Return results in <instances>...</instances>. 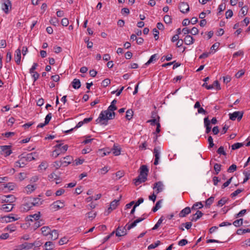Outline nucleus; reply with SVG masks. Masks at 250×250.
I'll use <instances>...</instances> for the list:
<instances>
[{
    "instance_id": "20e7f679",
    "label": "nucleus",
    "mask_w": 250,
    "mask_h": 250,
    "mask_svg": "<svg viewBox=\"0 0 250 250\" xmlns=\"http://www.w3.org/2000/svg\"><path fill=\"white\" fill-rule=\"evenodd\" d=\"M1 9L5 14H8L11 10L12 3L9 0H2Z\"/></svg>"
},
{
    "instance_id": "69168bd1",
    "label": "nucleus",
    "mask_w": 250,
    "mask_h": 250,
    "mask_svg": "<svg viewBox=\"0 0 250 250\" xmlns=\"http://www.w3.org/2000/svg\"><path fill=\"white\" fill-rule=\"evenodd\" d=\"M227 19L231 18L233 16V12L231 10H228L225 13Z\"/></svg>"
},
{
    "instance_id": "e433bc0d",
    "label": "nucleus",
    "mask_w": 250,
    "mask_h": 250,
    "mask_svg": "<svg viewBox=\"0 0 250 250\" xmlns=\"http://www.w3.org/2000/svg\"><path fill=\"white\" fill-rule=\"evenodd\" d=\"M36 189V187L35 185H29L26 186V190L28 193H31L32 191H33Z\"/></svg>"
},
{
    "instance_id": "f3484780",
    "label": "nucleus",
    "mask_w": 250,
    "mask_h": 250,
    "mask_svg": "<svg viewBox=\"0 0 250 250\" xmlns=\"http://www.w3.org/2000/svg\"><path fill=\"white\" fill-rule=\"evenodd\" d=\"M31 205L33 206H39L42 204V200L39 198H30Z\"/></svg>"
},
{
    "instance_id": "c85d7f7f",
    "label": "nucleus",
    "mask_w": 250,
    "mask_h": 250,
    "mask_svg": "<svg viewBox=\"0 0 250 250\" xmlns=\"http://www.w3.org/2000/svg\"><path fill=\"white\" fill-rule=\"evenodd\" d=\"M157 54H155L152 55L149 58V60L144 64V65L147 66L150 64L151 62L155 61L157 59Z\"/></svg>"
},
{
    "instance_id": "2eb2a0df",
    "label": "nucleus",
    "mask_w": 250,
    "mask_h": 250,
    "mask_svg": "<svg viewBox=\"0 0 250 250\" xmlns=\"http://www.w3.org/2000/svg\"><path fill=\"white\" fill-rule=\"evenodd\" d=\"M2 151L4 153V156L7 157L12 153L10 146H1Z\"/></svg>"
},
{
    "instance_id": "bb28decb",
    "label": "nucleus",
    "mask_w": 250,
    "mask_h": 250,
    "mask_svg": "<svg viewBox=\"0 0 250 250\" xmlns=\"http://www.w3.org/2000/svg\"><path fill=\"white\" fill-rule=\"evenodd\" d=\"M44 246L45 250H52L55 247L54 244L50 241L46 242Z\"/></svg>"
},
{
    "instance_id": "09e8293b",
    "label": "nucleus",
    "mask_w": 250,
    "mask_h": 250,
    "mask_svg": "<svg viewBox=\"0 0 250 250\" xmlns=\"http://www.w3.org/2000/svg\"><path fill=\"white\" fill-rule=\"evenodd\" d=\"M50 22L51 24L56 26L59 24V20L56 18V17H54L51 18V19L50 20Z\"/></svg>"
},
{
    "instance_id": "412c9836",
    "label": "nucleus",
    "mask_w": 250,
    "mask_h": 250,
    "mask_svg": "<svg viewBox=\"0 0 250 250\" xmlns=\"http://www.w3.org/2000/svg\"><path fill=\"white\" fill-rule=\"evenodd\" d=\"M72 86L74 89H79L81 86V82L80 80L77 79H74L71 83Z\"/></svg>"
},
{
    "instance_id": "473e14b6",
    "label": "nucleus",
    "mask_w": 250,
    "mask_h": 250,
    "mask_svg": "<svg viewBox=\"0 0 250 250\" xmlns=\"http://www.w3.org/2000/svg\"><path fill=\"white\" fill-rule=\"evenodd\" d=\"M198 207L199 208H202L203 207V205L201 202H197L193 204L191 209V210H196Z\"/></svg>"
},
{
    "instance_id": "423d86ee",
    "label": "nucleus",
    "mask_w": 250,
    "mask_h": 250,
    "mask_svg": "<svg viewBox=\"0 0 250 250\" xmlns=\"http://www.w3.org/2000/svg\"><path fill=\"white\" fill-rule=\"evenodd\" d=\"M35 157H37L36 153L32 152L23 156V154L21 155V161H25V162H30L32 160H35Z\"/></svg>"
},
{
    "instance_id": "864d4df0",
    "label": "nucleus",
    "mask_w": 250,
    "mask_h": 250,
    "mask_svg": "<svg viewBox=\"0 0 250 250\" xmlns=\"http://www.w3.org/2000/svg\"><path fill=\"white\" fill-rule=\"evenodd\" d=\"M110 83V80L109 79H105L102 81V85L104 87H106Z\"/></svg>"
},
{
    "instance_id": "0eeeda50",
    "label": "nucleus",
    "mask_w": 250,
    "mask_h": 250,
    "mask_svg": "<svg viewBox=\"0 0 250 250\" xmlns=\"http://www.w3.org/2000/svg\"><path fill=\"white\" fill-rule=\"evenodd\" d=\"M179 9L183 13H187L189 11V7L188 3L181 2L179 4Z\"/></svg>"
},
{
    "instance_id": "0e129e2a",
    "label": "nucleus",
    "mask_w": 250,
    "mask_h": 250,
    "mask_svg": "<svg viewBox=\"0 0 250 250\" xmlns=\"http://www.w3.org/2000/svg\"><path fill=\"white\" fill-rule=\"evenodd\" d=\"M247 212V210L245 209L241 210L238 213L236 214L235 217L238 218L243 216Z\"/></svg>"
},
{
    "instance_id": "f8f14e48",
    "label": "nucleus",
    "mask_w": 250,
    "mask_h": 250,
    "mask_svg": "<svg viewBox=\"0 0 250 250\" xmlns=\"http://www.w3.org/2000/svg\"><path fill=\"white\" fill-rule=\"evenodd\" d=\"M52 206L53 208L55 209V210H58L60 208H62L64 206V202H62L60 200H58L55 202H54L52 204Z\"/></svg>"
},
{
    "instance_id": "cd10ccee",
    "label": "nucleus",
    "mask_w": 250,
    "mask_h": 250,
    "mask_svg": "<svg viewBox=\"0 0 250 250\" xmlns=\"http://www.w3.org/2000/svg\"><path fill=\"white\" fill-rule=\"evenodd\" d=\"M112 152L114 155L118 156L121 153V148L116 145H114Z\"/></svg>"
},
{
    "instance_id": "58836bf2",
    "label": "nucleus",
    "mask_w": 250,
    "mask_h": 250,
    "mask_svg": "<svg viewBox=\"0 0 250 250\" xmlns=\"http://www.w3.org/2000/svg\"><path fill=\"white\" fill-rule=\"evenodd\" d=\"M164 220L163 217L162 216L158 221V222L156 223V224L154 225V226L152 229V230H155L157 229L160 225L162 224L163 221Z\"/></svg>"
},
{
    "instance_id": "5701e85b",
    "label": "nucleus",
    "mask_w": 250,
    "mask_h": 250,
    "mask_svg": "<svg viewBox=\"0 0 250 250\" xmlns=\"http://www.w3.org/2000/svg\"><path fill=\"white\" fill-rule=\"evenodd\" d=\"M153 115H154V114H153L152 115V117L153 119L148 120L147 121V122L150 123L151 125H157V124L160 123H159L160 117L158 116L157 118H155V117L154 116H153Z\"/></svg>"
},
{
    "instance_id": "4d7b16f0",
    "label": "nucleus",
    "mask_w": 250,
    "mask_h": 250,
    "mask_svg": "<svg viewBox=\"0 0 250 250\" xmlns=\"http://www.w3.org/2000/svg\"><path fill=\"white\" fill-rule=\"evenodd\" d=\"M208 140L209 143L208 148L212 147L214 145L213 143V138L211 136H208Z\"/></svg>"
},
{
    "instance_id": "f704fd0d",
    "label": "nucleus",
    "mask_w": 250,
    "mask_h": 250,
    "mask_svg": "<svg viewBox=\"0 0 250 250\" xmlns=\"http://www.w3.org/2000/svg\"><path fill=\"white\" fill-rule=\"evenodd\" d=\"M43 224V221L42 220L36 221L33 225V228L34 229H36L40 226H42Z\"/></svg>"
},
{
    "instance_id": "8fccbe9b",
    "label": "nucleus",
    "mask_w": 250,
    "mask_h": 250,
    "mask_svg": "<svg viewBox=\"0 0 250 250\" xmlns=\"http://www.w3.org/2000/svg\"><path fill=\"white\" fill-rule=\"evenodd\" d=\"M217 152L220 155H223L226 156L227 155L226 152L224 150V148L223 146H221L217 150Z\"/></svg>"
},
{
    "instance_id": "7ed1b4c3",
    "label": "nucleus",
    "mask_w": 250,
    "mask_h": 250,
    "mask_svg": "<svg viewBox=\"0 0 250 250\" xmlns=\"http://www.w3.org/2000/svg\"><path fill=\"white\" fill-rule=\"evenodd\" d=\"M55 149L52 152V156L56 158L61 154H64L67 150V145L62 146V144H58L55 146Z\"/></svg>"
},
{
    "instance_id": "1a4fd4ad",
    "label": "nucleus",
    "mask_w": 250,
    "mask_h": 250,
    "mask_svg": "<svg viewBox=\"0 0 250 250\" xmlns=\"http://www.w3.org/2000/svg\"><path fill=\"white\" fill-rule=\"evenodd\" d=\"M61 160L62 163V167H66L71 163L73 161V158L71 156L68 155L63 157Z\"/></svg>"
},
{
    "instance_id": "c756f323",
    "label": "nucleus",
    "mask_w": 250,
    "mask_h": 250,
    "mask_svg": "<svg viewBox=\"0 0 250 250\" xmlns=\"http://www.w3.org/2000/svg\"><path fill=\"white\" fill-rule=\"evenodd\" d=\"M214 200V197L211 196L209 198H208L205 202L206 205L205 206L207 208H209L210 205L212 204Z\"/></svg>"
},
{
    "instance_id": "6e6552de",
    "label": "nucleus",
    "mask_w": 250,
    "mask_h": 250,
    "mask_svg": "<svg viewBox=\"0 0 250 250\" xmlns=\"http://www.w3.org/2000/svg\"><path fill=\"white\" fill-rule=\"evenodd\" d=\"M164 184L161 181L156 182L154 184L153 189H155V192L156 194L162 192L164 189Z\"/></svg>"
},
{
    "instance_id": "c9c22d12",
    "label": "nucleus",
    "mask_w": 250,
    "mask_h": 250,
    "mask_svg": "<svg viewBox=\"0 0 250 250\" xmlns=\"http://www.w3.org/2000/svg\"><path fill=\"white\" fill-rule=\"evenodd\" d=\"M120 200H114L110 203V208L115 209L119 205Z\"/></svg>"
},
{
    "instance_id": "72a5a7b5",
    "label": "nucleus",
    "mask_w": 250,
    "mask_h": 250,
    "mask_svg": "<svg viewBox=\"0 0 250 250\" xmlns=\"http://www.w3.org/2000/svg\"><path fill=\"white\" fill-rule=\"evenodd\" d=\"M0 219L2 222L9 223V222H12V220H11L10 214L7 216H4L1 217L0 218Z\"/></svg>"
},
{
    "instance_id": "79ce46f5",
    "label": "nucleus",
    "mask_w": 250,
    "mask_h": 250,
    "mask_svg": "<svg viewBox=\"0 0 250 250\" xmlns=\"http://www.w3.org/2000/svg\"><path fill=\"white\" fill-rule=\"evenodd\" d=\"M227 201V199H226V198L223 197L218 202L217 206L218 207H222V206L226 204Z\"/></svg>"
},
{
    "instance_id": "ea45409f",
    "label": "nucleus",
    "mask_w": 250,
    "mask_h": 250,
    "mask_svg": "<svg viewBox=\"0 0 250 250\" xmlns=\"http://www.w3.org/2000/svg\"><path fill=\"white\" fill-rule=\"evenodd\" d=\"M243 145L244 144L242 143H236L231 146V149L232 150H235L243 146Z\"/></svg>"
},
{
    "instance_id": "052dcab7",
    "label": "nucleus",
    "mask_w": 250,
    "mask_h": 250,
    "mask_svg": "<svg viewBox=\"0 0 250 250\" xmlns=\"http://www.w3.org/2000/svg\"><path fill=\"white\" fill-rule=\"evenodd\" d=\"M242 191V190L241 189H237V190H236L235 191H234L233 192H232L231 194H230V196L231 197H235L237 195H238L239 193H240Z\"/></svg>"
},
{
    "instance_id": "39448f33",
    "label": "nucleus",
    "mask_w": 250,
    "mask_h": 250,
    "mask_svg": "<svg viewBox=\"0 0 250 250\" xmlns=\"http://www.w3.org/2000/svg\"><path fill=\"white\" fill-rule=\"evenodd\" d=\"M229 115L230 120L235 121L237 119L238 121H240L243 116V112L235 111L232 113H229Z\"/></svg>"
},
{
    "instance_id": "7c9ffc66",
    "label": "nucleus",
    "mask_w": 250,
    "mask_h": 250,
    "mask_svg": "<svg viewBox=\"0 0 250 250\" xmlns=\"http://www.w3.org/2000/svg\"><path fill=\"white\" fill-rule=\"evenodd\" d=\"M133 111L132 109H128L126 112L125 118L128 120H130L132 118Z\"/></svg>"
},
{
    "instance_id": "3c124183",
    "label": "nucleus",
    "mask_w": 250,
    "mask_h": 250,
    "mask_svg": "<svg viewBox=\"0 0 250 250\" xmlns=\"http://www.w3.org/2000/svg\"><path fill=\"white\" fill-rule=\"evenodd\" d=\"M221 165L220 164L216 163L214 166V169L216 172V174H218L221 170Z\"/></svg>"
},
{
    "instance_id": "680f3d73",
    "label": "nucleus",
    "mask_w": 250,
    "mask_h": 250,
    "mask_svg": "<svg viewBox=\"0 0 250 250\" xmlns=\"http://www.w3.org/2000/svg\"><path fill=\"white\" fill-rule=\"evenodd\" d=\"M190 32L191 35H195L198 34L199 31L196 27H193L191 29H190Z\"/></svg>"
},
{
    "instance_id": "de8ad7c7",
    "label": "nucleus",
    "mask_w": 250,
    "mask_h": 250,
    "mask_svg": "<svg viewBox=\"0 0 250 250\" xmlns=\"http://www.w3.org/2000/svg\"><path fill=\"white\" fill-rule=\"evenodd\" d=\"M243 174L245 175V177L244 179L243 183L246 182L250 178V172L244 171L243 172Z\"/></svg>"
},
{
    "instance_id": "603ef678",
    "label": "nucleus",
    "mask_w": 250,
    "mask_h": 250,
    "mask_svg": "<svg viewBox=\"0 0 250 250\" xmlns=\"http://www.w3.org/2000/svg\"><path fill=\"white\" fill-rule=\"evenodd\" d=\"M86 215H87V217L89 219H94L96 215V212H94L93 211H90L86 213Z\"/></svg>"
},
{
    "instance_id": "c03bdc74",
    "label": "nucleus",
    "mask_w": 250,
    "mask_h": 250,
    "mask_svg": "<svg viewBox=\"0 0 250 250\" xmlns=\"http://www.w3.org/2000/svg\"><path fill=\"white\" fill-rule=\"evenodd\" d=\"M172 19L169 15H165L164 17V21L166 24L171 23Z\"/></svg>"
},
{
    "instance_id": "f03ea898",
    "label": "nucleus",
    "mask_w": 250,
    "mask_h": 250,
    "mask_svg": "<svg viewBox=\"0 0 250 250\" xmlns=\"http://www.w3.org/2000/svg\"><path fill=\"white\" fill-rule=\"evenodd\" d=\"M140 173L139 176L134 180V184L138 186L141 183L145 182L147 180V173L148 169L147 166L142 165L140 167Z\"/></svg>"
},
{
    "instance_id": "9d476101",
    "label": "nucleus",
    "mask_w": 250,
    "mask_h": 250,
    "mask_svg": "<svg viewBox=\"0 0 250 250\" xmlns=\"http://www.w3.org/2000/svg\"><path fill=\"white\" fill-rule=\"evenodd\" d=\"M126 229L125 227L123 228L119 226L116 229V235L118 237L124 236L126 234Z\"/></svg>"
},
{
    "instance_id": "aec40b11",
    "label": "nucleus",
    "mask_w": 250,
    "mask_h": 250,
    "mask_svg": "<svg viewBox=\"0 0 250 250\" xmlns=\"http://www.w3.org/2000/svg\"><path fill=\"white\" fill-rule=\"evenodd\" d=\"M184 42L187 45H190L193 43L194 39L190 35H187L184 38Z\"/></svg>"
},
{
    "instance_id": "338daca9",
    "label": "nucleus",
    "mask_w": 250,
    "mask_h": 250,
    "mask_svg": "<svg viewBox=\"0 0 250 250\" xmlns=\"http://www.w3.org/2000/svg\"><path fill=\"white\" fill-rule=\"evenodd\" d=\"M61 23L64 26H67L69 24L68 20L67 18H63L62 20Z\"/></svg>"
},
{
    "instance_id": "bf43d9fd",
    "label": "nucleus",
    "mask_w": 250,
    "mask_h": 250,
    "mask_svg": "<svg viewBox=\"0 0 250 250\" xmlns=\"http://www.w3.org/2000/svg\"><path fill=\"white\" fill-rule=\"evenodd\" d=\"M211 53V51L209 52H204L199 57V59H202L204 58H206L209 56V55Z\"/></svg>"
},
{
    "instance_id": "e2e57ef3",
    "label": "nucleus",
    "mask_w": 250,
    "mask_h": 250,
    "mask_svg": "<svg viewBox=\"0 0 250 250\" xmlns=\"http://www.w3.org/2000/svg\"><path fill=\"white\" fill-rule=\"evenodd\" d=\"M212 85H213L214 88H215L217 90H220L221 89L220 83L217 80L215 81Z\"/></svg>"
},
{
    "instance_id": "4468645a",
    "label": "nucleus",
    "mask_w": 250,
    "mask_h": 250,
    "mask_svg": "<svg viewBox=\"0 0 250 250\" xmlns=\"http://www.w3.org/2000/svg\"><path fill=\"white\" fill-rule=\"evenodd\" d=\"M204 122L206 127V133L208 134L210 132L211 129L210 122L208 117L204 118Z\"/></svg>"
},
{
    "instance_id": "a18cd8bd",
    "label": "nucleus",
    "mask_w": 250,
    "mask_h": 250,
    "mask_svg": "<svg viewBox=\"0 0 250 250\" xmlns=\"http://www.w3.org/2000/svg\"><path fill=\"white\" fill-rule=\"evenodd\" d=\"M243 224V219H237L235 221H234L233 223V224L235 226V227H240Z\"/></svg>"
},
{
    "instance_id": "9b49d317",
    "label": "nucleus",
    "mask_w": 250,
    "mask_h": 250,
    "mask_svg": "<svg viewBox=\"0 0 250 250\" xmlns=\"http://www.w3.org/2000/svg\"><path fill=\"white\" fill-rule=\"evenodd\" d=\"M5 199H2V203H6L8 204H12L15 202L16 198L13 195H5Z\"/></svg>"
},
{
    "instance_id": "4c0bfd02",
    "label": "nucleus",
    "mask_w": 250,
    "mask_h": 250,
    "mask_svg": "<svg viewBox=\"0 0 250 250\" xmlns=\"http://www.w3.org/2000/svg\"><path fill=\"white\" fill-rule=\"evenodd\" d=\"M248 11V7L246 6L242 7L240 12L239 15L241 17L244 16L247 14Z\"/></svg>"
},
{
    "instance_id": "774afa93",
    "label": "nucleus",
    "mask_w": 250,
    "mask_h": 250,
    "mask_svg": "<svg viewBox=\"0 0 250 250\" xmlns=\"http://www.w3.org/2000/svg\"><path fill=\"white\" fill-rule=\"evenodd\" d=\"M188 243V241L187 239H183L179 241L178 245L180 246H184L187 244Z\"/></svg>"
},
{
    "instance_id": "13d9d810",
    "label": "nucleus",
    "mask_w": 250,
    "mask_h": 250,
    "mask_svg": "<svg viewBox=\"0 0 250 250\" xmlns=\"http://www.w3.org/2000/svg\"><path fill=\"white\" fill-rule=\"evenodd\" d=\"M236 168H237L236 166L234 164H232L228 169V172H233L236 170Z\"/></svg>"
},
{
    "instance_id": "49530a36",
    "label": "nucleus",
    "mask_w": 250,
    "mask_h": 250,
    "mask_svg": "<svg viewBox=\"0 0 250 250\" xmlns=\"http://www.w3.org/2000/svg\"><path fill=\"white\" fill-rule=\"evenodd\" d=\"M24 209L26 210H29L32 207V205H31V201H29L27 203H25L23 205Z\"/></svg>"
},
{
    "instance_id": "4be33fe9",
    "label": "nucleus",
    "mask_w": 250,
    "mask_h": 250,
    "mask_svg": "<svg viewBox=\"0 0 250 250\" xmlns=\"http://www.w3.org/2000/svg\"><path fill=\"white\" fill-rule=\"evenodd\" d=\"M49 235H50L49 238L53 240L57 239L59 236L58 231L55 229L51 230Z\"/></svg>"
},
{
    "instance_id": "37998d69",
    "label": "nucleus",
    "mask_w": 250,
    "mask_h": 250,
    "mask_svg": "<svg viewBox=\"0 0 250 250\" xmlns=\"http://www.w3.org/2000/svg\"><path fill=\"white\" fill-rule=\"evenodd\" d=\"M53 167L56 168V169H58L61 167H62V163L61 160L57 161L54 162L53 164Z\"/></svg>"
},
{
    "instance_id": "a878e982",
    "label": "nucleus",
    "mask_w": 250,
    "mask_h": 250,
    "mask_svg": "<svg viewBox=\"0 0 250 250\" xmlns=\"http://www.w3.org/2000/svg\"><path fill=\"white\" fill-rule=\"evenodd\" d=\"M35 243H29L27 242H25L22 244V246H23V248L24 250H28L31 249L34 245H35Z\"/></svg>"
},
{
    "instance_id": "dca6fc26",
    "label": "nucleus",
    "mask_w": 250,
    "mask_h": 250,
    "mask_svg": "<svg viewBox=\"0 0 250 250\" xmlns=\"http://www.w3.org/2000/svg\"><path fill=\"white\" fill-rule=\"evenodd\" d=\"M14 59L17 64L18 65L20 64L21 59V50L20 48H18L16 50Z\"/></svg>"
},
{
    "instance_id": "6e6d98bb",
    "label": "nucleus",
    "mask_w": 250,
    "mask_h": 250,
    "mask_svg": "<svg viewBox=\"0 0 250 250\" xmlns=\"http://www.w3.org/2000/svg\"><path fill=\"white\" fill-rule=\"evenodd\" d=\"M30 216V217L33 218L34 219V220L38 221L39 220L40 217V212H38L37 213L31 215Z\"/></svg>"
},
{
    "instance_id": "a19ab883",
    "label": "nucleus",
    "mask_w": 250,
    "mask_h": 250,
    "mask_svg": "<svg viewBox=\"0 0 250 250\" xmlns=\"http://www.w3.org/2000/svg\"><path fill=\"white\" fill-rule=\"evenodd\" d=\"M160 244H161L160 241L158 240L155 243L150 245L148 247L147 249L148 250L154 249V248H156L157 247H158Z\"/></svg>"
},
{
    "instance_id": "6ab92c4d",
    "label": "nucleus",
    "mask_w": 250,
    "mask_h": 250,
    "mask_svg": "<svg viewBox=\"0 0 250 250\" xmlns=\"http://www.w3.org/2000/svg\"><path fill=\"white\" fill-rule=\"evenodd\" d=\"M203 215V213L199 210H197L196 212L192 215L190 218L191 222H195L200 219Z\"/></svg>"
},
{
    "instance_id": "b1692460",
    "label": "nucleus",
    "mask_w": 250,
    "mask_h": 250,
    "mask_svg": "<svg viewBox=\"0 0 250 250\" xmlns=\"http://www.w3.org/2000/svg\"><path fill=\"white\" fill-rule=\"evenodd\" d=\"M42 233L44 236H48L50 233L51 229L47 226H44L41 228Z\"/></svg>"
},
{
    "instance_id": "2f4dec72",
    "label": "nucleus",
    "mask_w": 250,
    "mask_h": 250,
    "mask_svg": "<svg viewBox=\"0 0 250 250\" xmlns=\"http://www.w3.org/2000/svg\"><path fill=\"white\" fill-rule=\"evenodd\" d=\"M162 200H160L157 202L155 206L153 208L152 211L153 212H156L161 207V203H162Z\"/></svg>"
},
{
    "instance_id": "393cba45",
    "label": "nucleus",
    "mask_w": 250,
    "mask_h": 250,
    "mask_svg": "<svg viewBox=\"0 0 250 250\" xmlns=\"http://www.w3.org/2000/svg\"><path fill=\"white\" fill-rule=\"evenodd\" d=\"M161 148L160 146L155 147L153 150V153L154 155L155 158L157 159H160Z\"/></svg>"
},
{
    "instance_id": "f257e3e1",
    "label": "nucleus",
    "mask_w": 250,
    "mask_h": 250,
    "mask_svg": "<svg viewBox=\"0 0 250 250\" xmlns=\"http://www.w3.org/2000/svg\"><path fill=\"white\" fill-rule=\"evenodd\" d=\"M117 109V107L116 105L110 104L107 110L102 111L100 113L96 122L101 125H107L109 120L113 119L115 118V113L114 111Z\"/></svg>"
},
{
    "instance_id": "ddd939ff",
    "label": "nucleus",
    "mask_w": 250,
    "mask_h": 250,
    "mask_svg": "<svg viewBox=\"0 0 250 250\" xmlns=\"http://www.w3.org/2000/svg\"><path fill=\"white\" fill-rule=\"evenodd\" d=\"M14 204L7 203L2 205L0 209L5 212H9L11 211L14 208Z\"/></svg>"
},
{
    "instance_id": "a211bd4d",
    "label": "nucleus",
    "mask_w": 250,
    "mask_h": 250,
    "mask_svg": "<svg viewBox=\"0 0 250 250\" xmlns=\"http://www.w3.org/2000/svg\"><path fill=\"white\" fill-rule=\"evenodd\" d=\"M191 210V209L188 207L185 208L180 212L179 214V217H184L186 216V215L190 213Z\"/></svg>"
},
{
    "instance_id": "5fc2aeb1",
    "label": "nucleus",
    "mask_w": 250,
    "mask_h": 250,
    "mask_svg": "<svg viewBox=\"0 0 250 250\" xmlns=\"http://www.w3.org/2000/svg\"><path fill=\"white\" fill-rule=\"evenodd\" d=\"M52 118V114L51 113H48L45 117V121H44V123H45V124H48L51 119Z\"/></svg>"
}]
</instances>
